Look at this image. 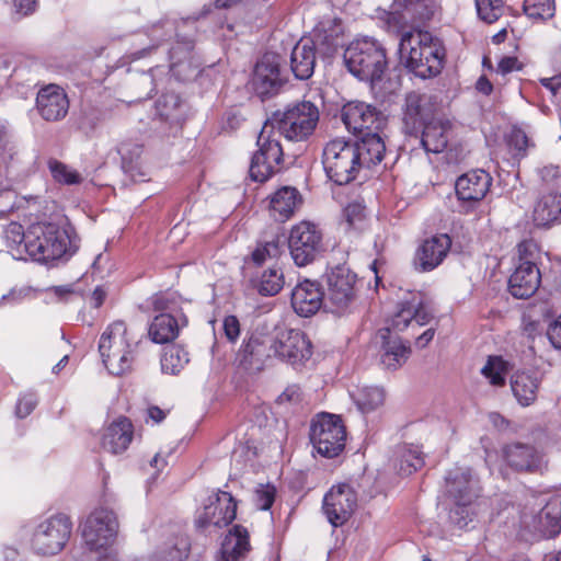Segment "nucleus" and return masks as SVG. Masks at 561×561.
Here are the masks:
<instances>
[{
  "label": "nucleus",
  "instance_id": "obj_1",
  "mask_svg": "<svg viewBox=\"0 0 561 561\" xmlns=\"http://www.w3.org/2000/svg\"><path fill=\"white\" fill-rule=\"evenodd\" d=\"M399 53L403 66L419 78H434L444 68L446 58L444 43L428 31L415 28L402 33Z\"/></svg>",
  "mask_w": 561,
  "mask_h": 561
},
{
  "label": "nucleus",
  "instance_id": "obj_2",
  "mask_svg": "<svg viewBox=\"0 0 561 561\" xmlns=\"http://www.w3.org/2000/svg\"><path fill=\"white\" fill-rule=\"evenodd\" d=\"M78 245L68 229L53 222H36L26 230V253L37 262L71 256Z\"/></svg>",
  "mask_w": 561,
  "mask_h": 561
},
{
  "label": "nucleus",
  "instance_id": "obj_3",
  "mask_svg": "<svg viewBox=\"0 0 561 561\" xmlns=\"http://www.w3.org/2000/svg\"><path fill=\"white\" fill-rule=\"evenodd\" d=\"M446 493L454 501L455 507L450 510L449 518L458 527L465 528L476 515L474 503L479 497V480L471 469L455 467L445 478Z\"/></svg>",
  "mask_w": 561,
  "mask_h": 561
},
{
  "label": "nucleus",
  "instance_id": "obj_4",
  "mask_svg": "<svg viewBox=\"0 0 561 561\" xmlns=\"http://www.w3.org/2000/svg\"><path fill=\"white\" fill-rule=\"evenodd\" d=\"M118 519L114 511L99 507L92 511L81 524V537L90 551L100 553L99 561H119L111 550L118 534Z\"/></svg>",
  "mask_w": 561,
  "mask_h": 561
},
{
  "label": "nucleus",
  "instance_id": "obj_5",
  "mask_svg": "<svg viewBox=\"0 0 561 561\" xmlns=\"http://www.w3.org/2000/svg\"><path fill=\"white\" fill-rule=\"evenodd\" d=\"M348 71L363 81H379L387 68L386 49L376 39L353 41L343 55Z\"/></svg>",
  "mask_w": 561,
  "mask_h": 561
},
{
  "label": "nucleus",
  "instance_id": "obj_6",
  "mask_svg": "<svg viewBox=\"0 0 561 561\" xmlns=\"http://www.w3.org/2000/svg\"><path fill=\"white\" fill-rule=\"evenodd\" d=\"M137 342H131L123 320L111 323L102 333L99 352L108 373L121 376L131 369Z\"/></svg>",
  "mask_w": 561,
  "mask_h": 561
},
{
  "label": "nucleus",
  "instance_id": "obj_7",
  "mask_svg": "<svg viewBox=\"0 0 561 561\" xmlns=\"http://www.w3.org/2000/svg\"><path fill=\"white\" fill-rule=\"evenodd\" d=\"M319 108L310 101L289 104L284 111H276L267 122L270 128H276L279 135L291 141L308 139L319 123Z\"/></svg>",
  "mask_w": 561,
  "mask_h": 561
},
{
  "label": "nucleus",
  "instance_id": "obj_8",
  "mask_svg": "<svg viewBox=\"0 0 561 561\" xmlns=\"http://www.w3.org/2000/svg\"><path fill=\"white\" fill-rule=\"evenodd\" d=\"M265 333L273 356L295 367L311 358L312 344L302 331L285 325H275L271 331L265 324Z\"/></svg>",
  "mask_w": 561,
  "mask_h": 561
},
{
  "label": "nucleus",
  "instance_id": "obj_9",
  "mask_svg": "<svg viewBox=\"0 0 561 561\" xmlns=\"http://www.w3.org/2000/svg\"><path fill=\"white\" fill-rule=\"evenodd\" d=\"M357 154L352 141L344 138L330 140L322 152L327 176L337 185H345L355 180L360 170Z\"/></svg>",
  "mask_w": 561,
  "mask_h": 561
},
{
  "label": "nucleus",
  "instance_id": "obj_10",
  "mask_svg": "<svg viewBox=\"0 0 561 561\" xmlns=\"http://www.w3.org/2000/svg\"><path fill=\"white\" fill-rule=\"evenodd\" d=\"M412 318H405L402 322H396L393 318L388 319L385 327H381L375 336L379 345V363L387 370H397L402 367L412 354L409 341H404L398 335L409 327Z\"/></svg>",
  "mask_w": 561,
  "mask_h": 561
},
{
  "label": "nucleus",
  "instance_id": "obj_11",
  "mask_svg": "<svg viewBox=\"0 0 561 561\" xmlns=\"http://www.w3.org/2000/svg\"><path fill=\"white\" fill-rule=\"evenodd\" d=\"M72 523L65 514L53 515L41 522L32 536L31 547L39 556H55L67 545Z\"/></svg>",
  "mask_w": 561,
  "mask_h": 561
},
{
  "label": "nucleus",
  "instance_id": "obj_12",
  "mask_svg": "<svg viewBox=\"0 0 561 561\" xmlns=\"http://www.w3.org/2000/svg\"><path fill=\"white\" fill-rule=\"evenodd\" d=\"M346 431L340 416L321 413L310 425V440L317 451L325 458H334L345 447Z\"/></svg>",
  "mask_w": 561,
  "mask_h": 561
},
{
  "label": "nucleus",
  "instance_id": "obj_13",
  "mask_svg": "<svg viewBox=\"0 0 561 561\" xmlns=\"http://www.w3.org/2000/svg\"><path fill=\"white\" fill-rule=\"evenodd\" d=\"M288 248L297 266L312 263L325 250L322 230L307 220L294 225L288 237Z\"/></svg>",
  "mask_w": 561,
  "mask_h": 561
},
{
  "label": "nucleus",
  "instance_id": "obj_14",
  "mask_svg": "<svg viewBox=\"0 0 561 561\" xmlns=\"http://www.w3.org/2000/svg\"><path fill=\"white\" fill-rule=\"evenodd\" d=\"M256 145L257 150L252 156L249 173L253 181L263 183L279 171L284 154L282 146L278 139L274 137L268 123L263 126Z\"/></svg>",
  "mask_w": 561,
  "mask_h": 561
},
{
  "label": "nucleus",
  "instance_id": "obj_15",
  "mask_svg": "<svg viewBox=\"0 0 561 561\" xmlns=\"http://www.w3.org/2000/svg\"><path fill=\"white\" fill-rule=\"evenodd\" d=\"M357 276L348 267L337 265L328 274V311L353 312L358 301Z\"/></svg>",
  "mask_w": 561,
  "mask_h": 561
},
{
  "label": "nucleus",
  "instance_id": "obj_16",
  "mask_svg": "<svg viewBox=\"0 0 561 561\" xmlns=\"http://www.w3.org/2000/svg\"><path fill=\"white\" fill-rule=\"evenodd\" d=\"M341 119L350 133L359 136L381 131L387 124V118L380 111L360 101L346 103L341 110Z\"/></svg>",
  "mask_w": 561,
  "mask_h": 561
},
{
  "label": "nucleus",
  "instance_id": "obj_17",
  "mask_svg": "<svg viewBox=\"0 0 561 561\" xmlns=\"http://www.w3.org/2000/svg\"><path fill=\"white\" fill-rule=\"evenodd\" d=\"M434 15V5L427 0H393L382 18L390 27L400 30L408 25L417 28Z\"/></svg>",
  "mask_w": 561,
  "mask_h": 561
},
{
  "label": "nucleus",
  "instance_id": "obj_18",
  "mask_svg": "<svg viewBox=\"0 0 561 561\" xmlns=\"http://www.w3.org/2000/svg\"><path fill=\"white\" fill-rule=\"evenodd\" d=\"M237 514V503L232 495L225 491H218L208 496L204 508L198 513L195 524L198 528L226 527Z\"/></svg>",
  "mask_w": 561,
  "mask_h": 561
},
{
  "label": "nucleus",
  "instance_id": "obj_19",
  "mask_svg": "<svg viewBox=\"0 0 561 561\" xmlns=\"http://www.w3.org/2000/svg\"><path fill=\"white\" fill-rule=\"evenodd\" d=\"M356 506L357 494L347 483L332 486L323 500V512L334 527L344 525L353 515Z\"/></svg>",
  "mask_w": 561,
  "mask_h": 561
},
{
  "label": "nucleus",
  "instance_id": "obj_20",
  "mask_svg": "<svg viewBox=\"0 0 561 561\" xmlns=\"http://www.w3.org/2000/svg\"><path fill=\"white\" fill-rule=\"evenodd\" d=\"M265 324H259L251 333L247 344L239 351V366L251 373H259L264 369L273 354L268 342H266Z\"/></svg>",
  "mask_w": 561,
  "mask_h": 561
},
{
  "label": "nucleus",
  "instance_id": "obj_21",
  "mask_svg": "<svg viewBox=\"0 0 561 561\" xmlns=\"http://www.w3.org/2000/svg\"><path fill=\"white\" fill-rule=\"evenodd\" d=\"M504 461L518 472L537 473L547 467L545 456L534 446L523 443L505 445L502 449Z\"/></svg>",
  "mask_w": 561,
  "mask_h": 561
},
{
  "label": "nucleus",
  "instance_id": "obj_22",
  "mask_svg": "<svg viewBox=\"0 0 561 561\" xmlns=\"http://www.w3.org/2000/svg\"><path fill=\"white\" fill-rule=\"evenodd\" d=\"M69 99L65 90L54 83L41 88L36 95V111L46 122H60L69 112Z\"/></svg>",
  "mask_w": 561,
  "mask_h": 561
},
{
  "label": "nucleus",
  "instance_id": "obj_23",
  "mask_svg": "<svg viewBox=\"0 0 561 561\" xmlns=\"http://www.w3.org/2000/svg\"><path fill=\"white\" fill-rule=\"evenodd\" d=\"M433 118V106L426 95L414 91L407 94L402 118L407 135L417 138L422 127Z\"/></svg>",
  "mask_w": 561,
  "mask_h": 561
},
{
  "label": "nucleus",
  "instance_id": "obj_24",
  "mask_svg": "<svg viewBox=\"0 0 561 561\" xmlns=\"http://www.w3.org/2000/svg\"><path fill=\"white\" fill-rule=\"evenodd\" d=\"M284 84L279 73V57L275 54H265L257 61L254 75L253 87L262 98L271 96L278 92Z\"/></svg>",
  "mask_w": 561,
  "mask_h": 561
},
{
  "label": "nucleus",
  "instance_id": "obj_25",
  "mask_svg": "<svg viewBox=\"0 0 561 561\" xmlns=\"http://www.w3.org/2000/svg\"><path fill=\"white\" fill-rule=\"evenodd\" d=\"M291 306L297 316H314L321 308L325 312L329 305L324 302V294L320 284L306 279L299 283L291 293Z\"/></svg>",
  "mask_w": 561,
  "mask_h": 561
},
{
  "label": "nucleus",
  "instance_id": "obj_26",
  "mask_svg": "<svg viewBox=\"0 0 561 561\" xmlns=\"http://www.w3.org/2000/svg\"><path fill=\"white\" fill-rule=\"evenodd\" d=\"M492 176L484 170L478 169L460 175L455 190L459 201L465 203H479L482 201L492 185Z\"/></svg>",
  "mask_w": 561,
  "mask_h": 561
},
{
  "label": "nucleus",
  "instance_id": "obj_27",
  "mask_svg": "<svg viewBox=\"0 0 561 561\" xmlns=\"http://www.w3.org/2000/svg\"><path fill=\"white\" fill-rule=\"evenodd\" d=\"M451 247L448 234L442 233L426 239L417 249L415 264L421 272H430L436 268L447 256Z\"/></svg>",
  "mask_w": 561,
  "mask_h": 561
},
{
  "label": "nucleus",
  "instance_id": "obj_28",
  "mask_svg": "<svg viewBox=\"0 0 561 561\" xmlns=\"http://www.w3.org/2000/svg\"><path fill=\"white\" fill-rule=\"evenodd\" d=\"M541 283V274L535 262H522L508 278V290L519 299L531 297Z\"/></svg>",
  "mask_w": 561,
  "mask_h": 561
},
{
  "label": "nucleus",
  "instance_id": "obj_29",
  "mask_svg": "<svg viewBox=\"0 0 561 561\" xmlns=\"http://www.w3.org/2000/svg\"><path fill=\"white\" fill-rule=\"evenodd\" d=\"M451 123L448 119L434 117L425 124L416 139L426 152L440 153L448 145Z\"/></svg>",
  "mask_w": 561,
  "mask_h": 561
},
{
  "label": "nucleus",
  "instance_id": "obj_30",
  "mask_svg": "<svg viewBox=\"0 0 561 561\" xmlns=\"http://www.w3.org/2000/svg\"><path fill=\"white\" fill-rule=\"evenodd\" d=\"M250 549L248 530L243 526L236 525L225 536L216 561H241Z\"/></svg>",
  "mask_w": 561,
  "mask_h": 561
},
{
  "label": "nucleus",
  "instance_id": "obj_31",
  "mask_svg": "<svg viewBox=\"0 0 561 561\" xmlns=\"http://www.w3.org/2000/svg\"><path fill=\"white\" fill-rule=\"evenodd\" d=\"M133 424L121 416L112 422L102 436V447L104 450L117 455L125 451L133 439Z\"/></svg>",
  "mask_w": 561,
  "mask_h": 561
},
{
  "label": "nucleus",
  "instance_id": "obj_32",
  "mask_svg": "<svg viewBox=\"0 0 561 561\" xmlns=\"http://www.w3.org/2000/svg\"><path fill=\"white\" fill-rule=\"evenodd\" d=\"M352 142L358 153L359 169L371 168L382 161L386 145L380 131L365 133L358 140Z\"/></svg>",
  "mask_w": 561,
  "mask_h": 561
},
{
  "label": "nucleus",
  "instance_id": "obj_33",
  "mask_svg": "<svg viewBox=\"0 0 561 561\" xmlns=\"http://www.w3.org/2000/svg\"><path fill=\"white\" fill-rule=\"evenodd\" d=\"M302 203L299 191L293 186H283L270 197L271 216L278 221L289 219Z\"/></svg>",
  "mask_w": 561,
  "mask_h": 561
},
{
  "label": "nucleus",
  "instance_id": "obj_34",
  "mask_svg": "<svg viewBox=\"0 0 561 561\" xmlns=\"http://www.w3.org/2000/svg\"><path fill=\"white\" fill-rule=\"evenodd\" d=\"M541 380L542 376L538 371L524 370L513 375L512 391L522 407H529L536 401Z\"/></svg>",
  "mask_w": 561,
  "mask_h": 561
},
{
  "label": "nucleus",
  "instance_id": "obj_35",
  "mask_svg": "<svg viewBox=\"0 0 561 561\" xmlns=\"http://www.w3.org/2000/svg\"><path fill=\"white\" fill-rule=\"evenodd\" d=\"M316 46L311 39H300L293 48L290 68L296 79L307 80L314 71Z\"/></svg>",
  "mask_w": 561,
  "mask_h": 561
},
{
  "label": "nucleus",
  "instance_id": "obj_36",
  "mask_svg": "<svg viewBox=\"0 0 561 561\" xmlns=\"http://www.w3.org/2000/svg\"><path fill=\"white\" fill-rule=\"evenodd\" d=\"M537 226L550 227L561 221V194L550 192L541 195L533 213Z\"/></svg>",
  "mask_w": 561,
  "mask_h": 561
},
{
  "label": "nucleus",
  "instance_id": "obj_37",
  "mask_svg": "<svg viewBox=\"0 0 561 561\" xmlns=\"http://www.w3.org/2000/svg\"><path fill=\"white\" fill-rule=\"evenodd\" d=\"M191 541L183 533L169 535L154 552L156 561H185L190 554Z\"/></svg>",
  "mask_w": 561,
  "mask_h": 561
},
{
  "label": "nucleus",
  "instance_id": "obj_38",
  "mask_svg": "<svg viewBox=\"0 0 561 561\" xmlns=\"http://www.w3.org/2000/svg\"><path fill=\"white\" fill-rule=\"evenodd\" d=\"M537 529L546 537H553L561 533V496H551L539 511Z\"/></svg>",
  "mask_w": 561,
  "mask_h": 561
},
{
  "label": "nucleus",
  "instance_id": "obj_39",
  "mask_svg": "<svg viewBox=\"0 0 561 561\" xmlns=\"http://www.w3.org/2000/svg\"><path fill=\"white\" fill-rule=\"evenodd\" d=\"M190 357L186 350L182 346L173 344L163 348L160 364L164 374L178 375L188 364Z\"/></svg>",
  "mask_w": 561,
  "mask_h": 561
},
{
  "label": "nucleus",
  "instance_id": "obj_40",
  "mask_svg": "<svg viewBox=\"0 0 561 561\" xmlns=\"http://www.w3.org/2000/svg\"><path fill=\"white\" fill-rule=\"evenodd\" d=\"M352 398L362 412H370L385 402V390L377 386H364L352 392Z\"/></svg>",
  "mask_w": 561,
  "mask_h": 561
},
{
  "label": "nucleus",
  "instance_id": "obj_41",
  "mask_svg": "<svg viewBox=\"0 0 561 561\" xmlns=\"http://www.w3.org/2000/svg\"><path fill=\"white\" fill-rule=\"evenodd\" d=\"M180 331L176 318H153L148 329L152 342L164 344L173 341Z\"/></svg>",
  "mask_w": 561,
  "mask_h": 561
},
{
  "label": "nucleus",
  "instance_id": "obj_42",
  "mask_svg": "<svg viewBox=\"0 0 561 561\" xmlns=\"http://www.w3.org/2000/svg\"><path fill=\"white\" fill-rule=\"evenodd\" d=\"M508 373V363L501 356H489L481 374L492 386L502 387L505 385V377Z\"/></svg>",
  "mask_w": 561,
  "mask_h": 561
},
{
  "label": "nucleus",
  "instance_id": "obj_43",
  "mask_svg": "<svg viewBox=\"0 0 561 561\" xmlns=\"http://www.w3.org/2000/svg\"><path fill=\"white\" fill-rule=\"evenodd\" d=\"M47 165L53 179L65 185L80 184L83 181L81 174L57 159H49Z\"/></svg>",
  "mask_w": 561,
  "mask_h": 561
},
{
  "label": "nucleus",
  "instance_id": "obj_44",
  "mask_svg": "<svg viewBox=\"0 0 561 561\" xmlns=\"http://www.w3.org/2000/svg\"><path fill=\"white\" fill-rule=\"evenodd\" d=\"M424 465L423 453L419 447H403L400 451L399 471L409 476L421 469Z\"/></svg>",
  "mask_w": 561,
  "mask_h": 561
},
{
  "label": "nucleus",
  "instance_id": "obj_45",
  "mask_svg": "<svg viewBox=\"0 0 561 561\" xmlns=\"http://www.w3.org/2000/svg\"><path fill=\"white\" fill-rule=\"evenodd\" d=\"M478 16L485 23L496 22L505 11L504 0H476Z\"/></svg>",
  "mask_w": 561,
  "mask_h": 561
},
{
  "label": "nucleus",
  "instance_id": "obj_46",
  "mask_svg": "<svg viewBox=\"0 0 561 561\" xmlns=\"http://www.w3.org/2000/svg\"><path fill=\"white\" fill-rule=\"evenodd\" d=\"M524 12L535 20H547L554 15V0H524Z\"/></svg>",
  "mask_w": 561,
  "mask_h": 561
},
{
  "label": "nucleus",
  "instance_id": "obj_47",
  "mask_svg": "<svg viewBox=\"0 0 561 561\" xmlns=\"http://www.w3.org/2000/svg\"><path fill=\"white\" fill-rule=\"evenodd\" d=\"M284 285L283 273L278 268H268L262 274L259 293L264 296L276 295Z\"/></svg>",
  "mask_w": 561,
  "mask_h": 561
},
{
  "label": "nucleus",
  "instance_id": "obj_48",
  "mask_svg": "<svg viewBox=\"0 0 561 561\" xmlns=\"http://www.w3.org/2000/svg\"><path fill=\"white\" fill-rule=\"evenodd\" d=\"M508 149L513 157L523 158L526 156L527 148L530 146L526 133L520 128H513L506 139Z\"/></svg>",
  "mask_w": 561,
  "mask_h": 561
},
{
  "label": "nucleus",
  "instance_id": "obj_49",
  "mask_svg": "<svg viewBox=\"0 0 561 561\" xmlns=\"http://www.w3.org/2000/svg\"><path fill=\"white\" fill-rule=\"evenodd\" d=\"M5 239L11 250L13 251L15 249L16 253H13L14 256L21 257L22 245L26 252V231H23L21 225L15 222L9 225L8 229L5 230Z\"/></svg>",
  "mask_w": 561,
  "mask_h": 561
},
{
  "label": "nucleus",
  "instance_id": "obj_50",
  "mask_svg": "<svg viewBox=\"0 0 561 561\" xmlns=\"http://www.w3.org/2000/svg\"><path fill=\"white\" fill-rule=\"evenodd\" d=\"M282 253L280 244L278 239H273L265 242L264 244L257 245L252 252V260L255 264H263L266 259H275Z\"/></svg>",
  "mask_w": 561,
  "mask_h": 561
},
{
  "label": "nucleus",
  "instance_id": "obj_51",
  "mask_svg": "<svg viewBox=\"0 0 561 561\" xmlns=\"http://www.w3.org/2000/svg\"><path fill=\"white\" fill-rule=\"evenodd\" d=\"M220 322L224 335L226 339L234 343L241 333V329L243 324L240 322L239 318H214L210 320V324L213 325V329H216V324Z\"/></svg>",
  "mask_w": 561,
  "mask_h": 561
},
{
  "label": "nucleus",
  "instance_id": "obj_52",
  "mask_svg": "<svg viewBox=\"0 0 561 561\" xmlns=\"http://www.w3.org/2000/svg\"><path fill=\"white\" fill-rule=\"evenodd\" d=\"M118 153L122 157L123 163L128 165L129 170H131L133 164L136 163L142 154V146L133 141H123L118 146Z\"/></svg>",
  "mask_w": 561,
  "mask_h": 561
},
{
  "label": "nucleus",
  "instance_id": "obj_53",
  "mask_svg": "<svg viewBox=\"0 0 561 561\" xmlns=\"http://www.w3.org/2000/svg\"><path fill=\"white\" fill-rule=\"evenodd\" d=\"M276 490L273 485H260L254 493V503L262 511L268 510L275 500Z\"/></svg>",
  "mask_w": 561,
  "mask_h": 561
},
{
  "label": "nucleus",
  "instance_id": "obj_54",
  "mask_svg": "<svg viewBox=\"0 0 561 561\" xmlns=\"http://www.w3.org/2000/svg\"><path fill=\"white\" fill-rule=\"evenodd\" d=\"M401 313H409L410 316H428L427 306L424 304V300L419 295H413L411 300L402 304V308L397 316Z\"/></svg>",
  "mask_w": 561,
  "mask_h": 561
},
{
  "label": "nucleus",
  "instance_id": "obj_55",
  "mask_svg": "<svg viewBox=\"0 0 561 561\" xmlns=\"http://www.w3.org/2000/svg\"><path fill=\"white\" fill-rule=\"evenodd\" d=\"M343 216L350 228H356L365 218V207L359 203H351L344 208Z\"/></svg>",
  "mask_w": 561,
  "mask_h": 561
},
{
  "label": "nucleus",
  "instance_id": "obj_56",
  "mask_svg": "<svg viewBox=\"0 0 561 561\" xmlns=\"http://www.w3.org/2000/svg\"><path fill=\"white\" fill-rule=\"evenodd\" d=\"M518 256L522 262H535L539 254V247L531 239L523 240L517 244Z\"/></svg>",
  "mask_w": 561,
  "mask_h": 561
},
{
  "label": "nucleus",
  "instance_id": "obj_57",
  "mask_svg": "<svg viewBox=\"0 0 561 561\" xmlns=\"http://www.w3.org/2000/svg\"><path fill=\"white\" fill-rule=\"evenodd\" d=\"M37 398L34 393L22 394L16 403L15 413L19 417H26L36 407Z\"/></svg>",
  "mask_w": 561,
  "mask_h": 561
},
{
  "label": "nucleus",
  "instance_id": "obj_58",
  "mask_svg": "<svg viewBox=\"0 0 561 561\" xmlns=\"http://www.w3.org/2000/svg\"><path fill=\"white\" fill-rule=\"evenodd\" d=\"M46 293L49 297L55 298L58 301H68L76 295L75 286L72 284L51 286L46 289Z\"/></svg>",
  "mask_w": 561,
  "mask_h": 561
},
{
  "label": "nucleus",
  "instance_id": "obj_59",
  "mask_svg": "<svg viewBox=\"0 0 561 561\" xmlns=\"http://www.w3.org/2000/svg\"><path fill=\"white\" fill-rule=\"evenodd\" d=\"M547 337L554 348L561 350V318H556L548 325Z\"/></svg>",
  "mask_w": 561,
  "mask_h": 561
},
{
  "label": "nucleus",
  "instance_id": "obj_60",
  "mask_svg": "<svg viewBox=\"0 0 561 561\" xmlns=\"http://www.w3.org/2000/svg\"><path fill=\"white\" fill-rule=\"evenodd\" d=\"M523 64L517 57L505 56L497 64V72L505 76L512 71L522 70Z\"/></svg>",
  "mask_w": 561,
  "mask_h": 561
},
{
  "label": "nucleus",
  "instance_id": "obj_61",
  "mask_svg": "<svg viewBox=\"0 0 561 561\" xmlns=\"http://www.w3.org/2000/svg\"><path fill=\"white\" fill-rule=\"evenodd\" d=\"M169 104L172 105V107L174 108L178 107L180 104L179 96L175 94H165L157 101V108L160 112V115L167 118L170 116V112L167 111V106Z\"/></svg>",
  "mask_w": 561,
  "mask_h": 561
},
{
  "label": "nucleus",
  "instance_id": "obj_62",
  "mask_svg": "<svg viewBox=\"0 0 561 561\" xmlns=\"http://www.w3.org/2000/svg\"><path fill=\"white\" fill-rule=\"evenodd\" d=\"M301 398L300 387L297 385L288 386L277 398L279 403H296Z\"/></svg>",
  "mask_w": 561,
  "mask_h": 561
},
{
  "label": "nucleus",
  "instance_id": "obj_63",
  "mask_svg": "<svg viewBox=\"0 0 561 561\" xmlns=\"http://www.w3.org/2000/svg\"><path fill=\"white\" fill-rule=\"evenodd\" d=\"M539 174L543 182L550 183L561 176V169L557 164H547L539 170Z\"/></svg>",
  "mask_w": 561,
  "mask_h": 561
},
{
  "label": "nucleus",
  "instance_id": "obj_64",
  "mask_svg": "<svg viewBox=\"0 0 561 561\" xmlns=\"http://www.w3.org/2000/svg\"><path fill=\"white\" fill-rule=\"evenodd\" d=\"M172 301L165 295H157L152 298V306L154 311H160V316H171V313H164V311L172 312Z\"/></svg>",
  "mask_w": 561,
  "mask_h": 561
}]
</instances>
